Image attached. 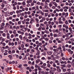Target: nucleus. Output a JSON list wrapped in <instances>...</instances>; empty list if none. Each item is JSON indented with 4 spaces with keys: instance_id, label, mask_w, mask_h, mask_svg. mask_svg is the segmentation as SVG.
Here are the masks:
<instances>
[{
    "instance_id": "nucleus-1",
    "label": "nucleus",
    "mask_w": 74,
    "mask_h": 74,
    "mask_svg": "<svg viewBox=\"0 0 74 74\" xmlns=\"http://www.w3.org/2000/svg\"><path fill=\"white\" fill-rule=\"evenodd\" d=\"M60 62L61 64H62L61 65L62 67H63L64 68L66 67V64H67V62L66 61H62V60H60Z\"/></svg>"
},
{
    "instance_id": "nucleus-2",
    "label": "nucleus",
    "mask_w": 74,
    "mask_h": 74,
    "mask_svg": "<svg viewBox=\"0 0 74 74\" xmlns=\"http://www.w3.org/2000/svg\"><path fill=\"white\" fill-rule=\"evenodd\" d=\"M57 71H58V72H59V73H61V71H62V70H61V69L60 68V66H58L57 67Z\"/></svg>"
},
{
    "instance_id": "nucleus-3",
    "label": "nucleus",
    "mask_w": 74,
    "mask_h": 74,
    "mask_svg": "<svg viewBox=\"0 0 74 74\" xmlns=\"http://www.w3.org/2000/svg\"><path fill=\"white\" fill-rule=\"evenodd\" d=\"M6 35L7 36V39H10V34L8 33H7Z\"/></svg>"
},
{
    "instance_id": "nucleus-4",
    "label": "nucleus",
    "mask_w": 74,
    "mask_h": 74,
    "mask_svg": "<svg viewBox=\"0 0 74 74\" xmlns=\"http://www.w3.org/2000/svg\"><path fill=\"white\" fill-rule=\"evenodd\" d=\"M9 23L10 25H12V26H14L15 25V23L12 22V21H10L9 22Z\"/></svg>"
},
{
    "instance_id": "nucleus-5",
    "label": "nucleus",
    "mask_w": 74,
    "mask_h": 74,
    "mask_svg": "<svg viewBox=\"0 0 74 74\" xmlns=\"http://www.w3.org/2000/svg\"><path fill=\"white\" fill-rule=\"evenodd\" d=\"M53 36L54 37H59V35L56 34H53Z\"/></svg>"
},
{
    "instance_id": "nucleus-6",
    "label": "nucleus",
    "mask_w": 74,
    "mask_h": 74,
    "mask_svg": "<svg viewBox=\"0 0 74 74\" xmlns=\"http://www.w3.org/2000/svg\"><path fill=\"white\" fill-rule=\"evenodd\" d=\"M53 4L55 5V7H58V4L56 2H54L53 3Z\"/></svg>"
},
{
    "instance_id": "nucleus-7",
    "label": "nucleus",
    "mask_w": 74,
    "mask_h": 74,
    "mask_svg": "<svg viewBox=\"0 0 74 74\" xmlns=\"http://www.w3.org/2000/svg\"><path fill=\"white\" fill-rule=\"evenodd\" d=\"M22 10H17L16 11V13L17 14H19L20 12H22Z\"/></svg>"
},
{
    "instance_id": "nucleus-8",
    "label": "nucleus",
    "mask_w": 74,
    "mask_h": 74,
    "mask_svg": "<svg viewBox=\"0 0 74 74\" xmlns=\"http://www.w3.org/2000/svg\"><path fill=\"white\" fill-rule=\"evenodd\" d=\"M33 21H34V19L33 18H31V21H30V23H31V24H32L33 23Z\"/></svg>"
},
{
    "instance_id": "nucleus-9",
    "label": "nucleus",
    "mask_w": 74,
    "mask_h": 74,
    "mask_svg": "<svg viewBox=\"0 0 74 74\" xmlns=\"http://www.w3.org/2000/svg\"><path fill=\"white\" fill-rule=\"evenodd\" d=\"M32 3V0H27V4H29V3Z\"/></svg>"
},
{
    "instance_id": "nucleus-10",
    "label": "nucleus",
    "mask_w": 74,
    "mask_h": 74,
    "mask_svg": "<svg viewBox=\"0 0 74 74\" xmlns=\"http://www.w3.org/2000/svg\"><path fill=\"white\" fill-rule=\"evenodd\" d=\"M43 12H46L48 13L49 12V10L47 9H45L43 11Z\"/></svg>"
},
{
    "instance_id": "nucleus-11",
    "label": "nucleus",
    "mask_w": 74,
    "mask_h": 74,
    "mask_svg": "<svg viewBox=\"0 0 74 74\" xmlns=\"http://www.w3.org/2000/svg\"><path fill=\"white\" fill-rule=\"evenodd\" d=\"M40 61V60L38 59L36 60V64H38Z\"/></svg>"
},
{
    "instance_id": "nucleus-12",
    "label": "nucleus",
    "mask_w": 74,
    "mask_h": 74,
    "mask_svg": "<svg viewBox=\"0 0 74 74\" xmlns=\"http://www.w3.org/2000/svg\"><path fill=\"white\" fill-rule=\"evenodd\" d=\"M21 30L23 31V32H26V28H23L21 29Z\"/></svg>"
},
{
    "instance_id": "nucleus-13",
    "label": "nucleus",
    "mask_w": 74,
    "mask_h": 74,
    "mask_svg": "<svg viewBox=\"0 0 74 74\" xmlns=\"http://www.w3.org/2000/svg\"><path fill=\"white\" fill-rule=\"evenodd\" d=\"M53 66L54 67H56V68H57V67L58 66H56V64H55L54 63H53Z\"/></svg>"
},
{
    "instance_id": "nucleus-14",
    "label": "nucleus",
    "mask_w": 74,
    "mask_h": 74,
    "mask_svg": "<svg viewBox=\"0 0 74 74\" xmlns=\"http://www.w3.org/2000/svg\"><path fill=\"white\" fill-rule=\"evenodd\" d=\"M37 53L36 54V55H40V51L39 50H37Z\"/></svg>"
},
{
    "instance_id": "nucleus-15",
    "label": "nucleus",
    "mask_w": 74,
    "mask_h": 74,
    "mask_svg": "<svg viewBox=\"0 0 74 74\" xmlns=\"http://www.w3.org/2000/svg\"><path fill=\"white\" fill-rule=\"evenodd\" d=\"M44 33H45L46 34H49V32L47 30H45L44 31Z\"/></svg>"
},
{
    "instance_id": "nucleus-16",
    "label": "nucleus",
    "mask_w": 74,
    "mask_h": 74,
    "mask_svg": "<svg viewBox=\"0 0 74 74\" xmlns=\"http://www.w3.org/2000/svg\"><path fill=\"white\" fill-rule=\"evenodd\" d=\"M38 69L40 73V71H41V70H42V69H41V68H40V66H39V67L38 68Z\"/></svg>"
},
{
    "instance_id": "nucleus-17",
    "label": "nucleus",
    "mask_w": 74,
    "mask_h": 74,
    "mask_svg": "<svg viewBox=\"0 0 74 74\" xmlns=\"http://www.w3.org/2000/svg\"><path fill=\"white\" fill-rule=\"evenodd\" d=\"M47 53L48 55H51L52 54V52L48 51L47 52Z\"/></svg>"
},
{
    "instance_id": "nucleus-18",
    "label": "nucleus",
    "mask_w": 74,
    "mask_h": 74,
    "mask_svg": "<svg viewBox=\"0 0 74 74\" xmlns=\"http://www.w3.org/2000/svg\"><path fill=\"white\" fill-rule=\"evenodd\" d=\"M45 15H44V17H46L47 16H48V13H45L44 14Z\"/></svg>"
},
{
    "instance_id": "nucleus-19",
    "label": "nucleus",
    "mask_w": 74,
    "mask_h": 74,
    "mask_svg": "<svg viewBox=\"0 0 74 74\" xmlns=\"http://www.w3.org/2000/svg\"><path fill=\"white\" fill-rule=\"evenodd\" d=\"M69 30L70 32H71V33L73 32V30H72V28H69Z\"/></svg>"
},
{
    "instance_id": "nucleus-20",
    "label": "nucleus",
    "mask_w": 74,
    "mask_h": 74,
    "mask_svg": "<svg viewBox=\"0 0 74 74\" xmlns=\"http://www.w3.org/2000/svg\"><path fill=\"white\" fill-rule=\"evenodd\" d=\"M53 54L55 56H57V55H58V52L57 51L54 53Z\"/></svg>"
},
{
    "instance_id": "nucleus-21",
    "label": "nucleus",
    "mask_w": 74,
    "mask_h": 74,
    "mask_svg": "<svg viewBox=\"0 0 74 74\" xmlns=\"http://www.w3.org/2000/svg\"><path fill=\"white\" fill-rule=\"evenodd\" d=\"M2 36L4 37H6V34L5 33H3L2 34Z\"/></svg>"
},
{
    "instance_id": "nucleus-22",
    "label": "nucleus",
    "mask_w": 74,
    "mask_h": 74,
    "mask_svg": "<svg viewBox=\"0 0 74 74\" xmlns=\"http://www.w3.org/2000/svg\"><path fill=\"white\" fill-rule=\"evenodd\" d=\"M9 23H6V25L5 26V27H7V26H8V27H9Z\"/></svg>"
},
{
    "instance_id": "nucleus-23",
    "label": "nucleus",
    "mask_w": 74,
    "mask_h": 74,
    "mask_svg": "<svg viewBox=\"0 0 74 74\" xmlns=\"http://www.w3.org/2000/svg\"><path fill=\"white\" fill-rule=\"evenodd\" d=\"M63 9H66L67 10H68L69 9V8L67 6H64L63 8Z\"/></svg>"
},
{
    "instance_id": "nucleus-24",
    "label": "nucleus",
    "mask_w": 74,
    "mask_h": 74,
    "mask_svg": "<svg viewBox=\"0 0 74 74\" xmlns=\"http://www.w3.org/2000/svg\"><path fill=\"white\" fill-rule=\"evenodd\" d=\"M35 67L36 68H38L40 67V66H38V65H37V64H35Z\"/></svg>"
},
{
    "instance_id": "nucleus-25",
    "label": "nucleus",
    "mask_w": 74,
    "mask_h": 74,
    "mask_svg": "<svg viewBox=\"0 0 74 74\" xmlns=\"http://www.w3.org/2000/svg\"><path fill=\"white\" fill-rule=\"evenodd\" d=\"M5 38H3V37H2L1 39V41H2V42L4 41H5Z\"/></svg>"
},
{
    "instance_id": "nucleus-26",
    "label": "nucleus",
    "mask_w": 74,
    "mask_h": 74,
    "mask_svg": "<svg viewBox=\"0 0 74 74\" xmlns=\"http://www.w3.org/2000/svg\"><path fill=\"white\" fill-rule=\"evenodd\" d=\"M47 66L49 68H50V67H51V65L49 64H47Z\"/></svg>"
},
{
    "instance_id": "nucleus-27",
    "label": "nucleus",
    "mask_w": 74,
    "mask_h": 74,
    "mask_svg": "<svg viewBox=\"0 0 74 74\" xmlns=\"http://www.w3.org/2000/svg\"><path fill=\"white\" fill-rule=\"evenodd\" d=\"M16 30H14V31H13V34H16Z\"/></svg>"
},
{
    "instance_id": "nucleus-28",
    "label": "nucleus",
    "mask_w": 74,
    "mask_h": 74,
    "mask_svg": "<svg viewBox=\"0 0 74 74\" xmlns=\"http://www.w3.org/2000/svg\"><path fill=\"white\" fill-rule=\"evenodd\" d=\"M38 45L39 46H41L42 45V43L41 42L39 43L38 45H37V47H38Z\"/></svg>"
},
{
    "instance_id": "nucleus-29",
    "label": "nucleus",
    "mask_w": 74,
    "mask_h": 74,
    "mask_svg": "<svg viewBox=\"0 0 74 74\" xmlns=\"http://www.w3.org/2000/svg\"><path fill=\"white\" fill-rule=\"evenodd\" d=\"M49 7H51L52 5H53V4L52 3H51L50 4H49Z\"/></svg>"
},
{
    "instance_id": "nucleus-30",
    "label": "nucleus",
    "mask_w": 74,
    "mask_h": 74,
    "mask_svg": "<svg viewBox=\"0 0 74 74\" xmlns=\"http://www.w3.org/2000/svg\"><path fill=\"white\" fill-rule=\"evenodd\" d=\"M0 29H1V30H3V29H4V27L1 25Z\"/></svg>"
},
{
    "instance_id": "nucleus-31",
    "label": "nucleus",
    "mask_w": 74,
    "mask_h": 74,
    "mask_svg": "<svg viewBox=\"0 0 74 74\" xmlns=\"http://www.w3.org/2000/svg\"><path fill=\"white\" fill-rule=\"evenodd\" d=\"M44 8H45V9H48V6L46 5H45L44 6Z\"/></svg>"
},
{
    "instance_id": "nucleus-32",
    "label": "nucleus",
    "mask_w": 74,
    "mask_h": 74,
    "mask_svg": "<svg viewBox=\"0 0 74 74\" xmlns=\"http://www.w3.org/2000/svg\"><path fill=\"white\" fill-rule=\"evenodd\" d=\"M58 23L59 24H62V23H63V22L61 21H59Z\"/></svg>"
},
{
    "instance_id": "nucleus-33",
    "label": "nucleus",
    "mask_w": 74,
    "mask_h": 74,
    "mask_svg": "<svg viewBox=\"0 0 74 74\" xmlns=\"http://www.w3.org/2000/svg\"><path fill=\"white\" fill-rule=\"evenodd\" d=\"M67 67L68 68H70V67H71V65H70V64H68L67 65Z\"/></svg>"
},
{
    "instance_id": "nucleus-34",
    "label": "nucleus",
    "mask_w": 74,
    "mask_h": 74,
    "mask_svg": "<svg viewBox=\"0 0 74 74\" xmlns=\"http://www.w3.org/2000/svg\"><path fill=\"white\" fill-rule=\"evenodd\" d=\"M19 38L21 39V40H22V36L20 35L19 36Z\"/></svg>"
},
{
    "instance_id": "nucleus-35",
    "label": "nucleus",
    "mask_w": 74,
    "mask_h": 74,
    "mask_svg": "<svg viewBox=\"0 0 74 74\" xmlns=\"http://www.w3.org/2000/svg\"><path fill=\"white\" fill-rule=\"evenodd\" d=\"M1 26H2L4 27V26H5V23H1Z\"/></svg>"
},
{
    "instance_id": "nucleus-36",
    "label": "nucleus",
    "mask_w": 74,
    "mask_h": 74,
    "mask_svg": "<svg viewBox=\"0 0 74 74\" xmlns=\"http://www.w3.org/2000/svg\"><path fill=\"white\" fill-rule=\"evenodd\" d=\"M27 38V37L25 36L23 37V40H26Z\"/></svg>"
},
{
    "instance_id": "nucleus-37",
    "label": "nucleus",
    "mask_w": 74,
    "mask_h": 74,
    "mask_svg": "<svg viewBox=\"0 0 74 74\" xmlns=\"http://www.w3.org/2000/svg\"><path fill=\"white\" fill-rule=\"evenodd\" d=\"M3 4H4V5L7 4V1H3Z\"/></svg>"
},
{
    "instance_id": "nucleus-38",
    "label": "nucleus",
    "mask_w": 74,
    "mask_h": 74,
    "mask_svg": "<svg viewBox=\"0 0 74 74\" xmlns=\"http://www.w3.org/2000/svg\"><path fill=\"white\" fill-rule=\"evenodd\" d=\"M22 4L23 5H26V2L25 1H23L22 3Z\"/></svg>"
},
{
    "instance_id": "nucleus-39",
    "label": "nucleus",
    "mask_w": 74,
    "mask_h": 74,
    "mask_svg": "<svg viewBox=\"0 0 74 74\" xmlns=\"http://www.w3.org/2000/svg\"><path fill=\"white\" fill-rule=\"evenodd\" d=\"M55 32L58 33L59 32V30L58 29H57L55 30Z\"/></svg>"
},
{
    "instance_id": "nucleus-40",
    "label": "nucleus",
    "mask_w": 74,
    "mask_h": 74,
    "mask_svg": "<svg viewBox=\"0 0 74 74\" xmlns=\"http://www.w3.org/2000/svg\"><path fill=\"white\" fill-rule=\"evenodd\" d=\"M25 46L27 47H29V45H28V44H25Z\"/></svg>"
},
{
    "instance_id": "nucleus-41",
    "label": "nucleus",
    "mask_w": 74,
    "mask_h": 74,
    "mask_svg": "<svg viewBox=\"0 0 74 74\" xmlns=\"http://www.w3.org/2000/svg\"><path fill=\"white\" fill-rule=\"evenodd\" d=\"M42 16H39L38 18L39 19H41V18H42Z\"/></svg>"
},
{
    "instance_id": "nucleus-42",
    "label": "nucleus",
    "mask_w": 74,
    "mask_h": 74,
    "mask_svg": "<svg viewBox=\"0 0 74 74\" xmlns=\"http://www.w3.org/2000/svg\"><path fill=\"white\" fill-rule=\"evenodd\" d=\"M27 14L28 15H30L31 14V12L30 11H28L27 12Z\"/></svg>"
},
{
    "instance_id": "nucleus-43",
    "label": "nucleus",
    "mask_w": 74,
    "mask_h": 74,
    "mask_svg": "<svg viewBox=\"0 0 74 74\" xmlns=\"http://www.w3.org/2000/svg\"><path fill=\"white\" fill-rule=\"evenodd\" d=\"M34 5V3L33 2L31 3V6H33Z\"/></svg>"
},
{
    "instance_id": "nucleus-44",
    "label": "nucleus",
    "mask_w": 74,
    "mask_h": 74,
    "mask_svg": "<svg viewBox=\"0 0 74 74\" xmlns=\"http://www.w3.org/2000/svg\"><path fill=\"white\" fill-rule=\"evenodd\" d=\"M62 31L63 32V33H64V32L65 31H66V29H65V28H63Z\"/></svg>"
},
{
    "instance_id": "nucleus-45",
    "label": "nucleus",
    "mask_w": 74,
    "mask_h": 74,
    "mask_svg": "<svg viewBox=\"0 0 74 74\" xmlns=\"http://www.w3.org/2000/svg\"><path fill=\"white\" fill-rule=\"evenodd\" d=\"M42 55H43L44 56H45V55H46V53L45 52H43L42 54Z\"/></svg>"
},
{
    "instance_id": "nucleus-46",
    "label": "nucleus",
    "mask_w": 74,
    "mask_h": 74,
    "mask_svg": "<svg viewBox=\"0 0 74 74\" xmlns=\"http://www.w3.org/2000/svg\"><path fill=\"white\" fill-rule=\"evenodd\" d=\"M58 35L59 36H61L62 35V32H60L58 33Z\"/></svg>"
},
{
    "instance_id": "nucleus-47",
    "label": "nucleus",
    "mask_w": 74,
    "mask_h": 74,
    "mask_svg": "<svg viewBox=\"0 0 74 74\" xmlns=\"http://www.w3.org/2000/svg\"><path fill=\"white\" fill-rule=\"evenodd\" d=\"M49 73L51 74H54V73H53V72H52L51 71H49Z\"/></svg>"
},
{
    "instance_id": "nucleus-48",
    "label": "nucleus",
    "mask_w": 74,
    "mask_h": 74,
    "mask_svg": "<svg viewBox=\"0 0 74 74\" xmlns=\"http://www.w3.org/2000/svg\"><path fill=\"white\" fill-rule=\"evenodd\" d=\"M65 24L66 25H68V24H69V22H68V21L67 20L65 22Z\"/></svg>"
},
{
    "instance_id": "nucleus-49",
    "label": "nucleus",
    "mask_w": 74,
    "mask_h": 74,
    "mask_svg": "<svg viewBox=\"0 0 74 74\" xmlns=\"http://www.w3.org/2000/svg\"><path fill=\"white\" fill-rule=\"evenodd\" d=\"M25 9L26 11H27L28 10H29V9L27 7H25Z\"/></svg>"
},
{
    "instance_id": "nucleus-50",
    "label": "nucleus",
    "mask_w": 74,
    "mask_h": 74,
    "mask_svg": "<svg viewBox=\"0 0 74 74\" xmlns=\"http://www.w3.org/2000/svg\"><path fill=\"white\" fill-rule=\"evenodd\" d=\"M62 21H66V18H65L64 17H63L62 18Z\"/></svg>"
},
{
    "instance_id": "nucleus-51",
    "label": "nucleus",
    "mask_w": 74,
    "mask_h": 74,
    "mask_svg": "<svg viewBox=\"0 0 74 74\" xmlns=\"http://www.w3.org/2000/svg\"><path fill=\"white\" fill-rule=\"evenodd\" d=\"M10 37L11 38H14V35L13 34H12L10 36Z\"/></svg>"
},
{
    "instance_id": "nucleus-52",
    "label": "nucleus",
    "mask_w": 74,
    "mask_h": 74,
    "mask_svg": "<svg viewBox=\"0 0 74 74\" xmlns=\"http://www.w3.org/2000/svg\"><path fill=\"white\" fill-rule=\"evenodd\" d=\"M48 26H49V24L47 25V27L46 28V30H48V29H49V27H48Z\"/></svg>"
},
{
    "instance_id": "nucleus-53",
    "label": "nucleus",
    "mask_w": 74,
    "mask_h": 74,
    "mask_svg": "<svg viewBox=\"0 0 74 74\" xmlns=\"http://www.w3.org/2000/svg\"><path fill=\"white\" fill-rule=\"evenodd\" d=\"M36 9V7L34 6V7H33L32 8V10H35Z\"/></svg>"
},
{
    "instance_id": "nucleus-54",
    "label": "nucleus",
    "mask_w": 74,
    "mask_h": 74,
    "mask_svg": "<svg viewBox=\"0 0 74 74\" xmlns=\"http://www.w3.org/2000/svg\"><path fill=\"white\" fill-rule=\"evenodd\" d=\"M36 8L38 10H39V8H38V5H37V6H36Z\"/></svg>"
},
{
    "instance_id": "nucleus-55",
    "label": "nucleus",
    "mask_w": 74,
    "mask_h": 74,
    "mask_svg": "<svg viewBox=\"0 0 74 74\" xmlns=\"http://www.w3.org/2000/svg\"><path fill=\"white\" fill-rule=\"evenodd\" d=\"M19 36V35H18V34H16L15 35H14V36L16 37H18Z\"/></svg>"
},
{
    "instance_id": "nucleus-56",
    "label": "nucleus",
    "mask_w": 74,
    "mask_h": 74,
    "mask_svg": "<svg viewBox=\"0 0 74 74\" xmlns=\"http://www.w3.org/2000/svg\"><path fill=\"white\" fill-rule=\"evenodd\" d=\"M39 8L40 10H42V7L41 6H39Z\"/></svg>"
},
{
    "instance_id": "nucleus-57",
    "label": "nucleus",
    "mask_w": 74,
    "mask_h": 74,
    "mask_svg": "<svg viewBox=\"0 0 74 74\" xmlns=\"http://www.w3.org/2000/svg\"><path fill=\"white\" fill-rule=\"evenodd\" d=\"M41 15V16H43V15H44V12H42L40 14Z\"/></svg>"
},
{
    "instance_id": "nucleus-58",
    "label": "nucleus",
    "mask_w": 74,
    "mask_h": 74,
    "mask_svg": "<svg viewBox=\"0 0 74 74\" xmlns=\"http://www.w3.org/2000/svg\"><path fill=\"white\" fill-rule=\"evenodd\" d=\"M8 57H9V58H10V59H11V58H12V56L11 55H9Z\"/></svg>"
},
{
    "instance_id": "nucleus-59",
    "label": "nucleus",
    "mask_w": 74,
    "mask_h": 74,
    "mask_svg": "<svg viewBox=\"0 0 74 74\" xmlns=\"http://www.w3.org/2000/svg\"><path fill=\"white\" fill-rule=\"evenodd\" d=\"M43 20L42 19L39 22H40V23H42V22H43Z\"/></svg>"
},
{
    "instance_id": "nucleus-60",
    "label": "nucleus",
    "mask_w": 74,
    "mask_h": 74,
    "mask_svg": "<svg viewBox=\"0 0 74 74\" xmlns=\"http://www.w3.org/2000/svg\"><path fill=\"white\" fill-rule=\"evenodd\" d=\"M35 20L36 21V22L38 23V18H35Z\"/></svg>"
},
{
    "instance_id": "nucleus-61",
    "label": "nucleus",
    "mask_w": 74,
    "mask_h": 74,
    "mask_svg": "<svg viewBox=\"0 0 74 74\" xmlns=\"http://www.w3.org/2000/svg\"><path fill=\"white\" fill-rule=\"evenodd\" d=\"M42 19L43 21H45V17H43L42 18Z\"/></svg>"
},
{
    "instance_id": "nucleus-62",
    "label": "nucleus",
    "mask_w": 74,
    "mask_h": 74,
    "mask_svg": "<svg viewBox=\"0 0 74 74\" xmlns=\"http://www.w3.org/2000/svg\"><path fill=\"white\" fill-rule=\"evenodd\" d=\"M21 48H24V47H25V46L24 45L22 44L21 45Z\"/></svg>"
},
{
    "instance_id": "nucleus-63",
    "label": "nucleus",
    "mask_w": 74,
    "mask_h": 74,
    "mask_svg": "<svg viewBox=\"0 0 74 74\" xmlns=\"http://www.w3.org/2000/svg\"><path fill=\"white\" fill-rule=\"evenodd\" d=\"M56 70H57V69H56V68H53V71H56Z\"/></svg>"
},
{
    "instance_id": "nucleus-64",
    "label": "nucleus",
    "mask_w": 74,
    "mask_h": 74,
    "mask_svg": "<svg viewBox=\"0 0 74 74\" xmlns=\"http://www.w3.org/2000/svg\"><path fill=\"white\" fill-rule=\"evenodd\" d=\"M9 33L10 34H12V31L11 30L9 31Z\"/></svg>"
}]
</instances>
